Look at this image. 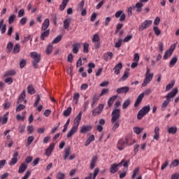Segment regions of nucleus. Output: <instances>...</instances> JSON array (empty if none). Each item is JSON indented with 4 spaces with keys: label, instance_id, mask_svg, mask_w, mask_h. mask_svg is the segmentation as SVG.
<instances>
[{
    "label": "nucleus",
    "instance_id": "1",
    "mask_svg": "<svg viewBox=\"0 0 179 179\" xmlns=\"http://www.w3.org/2000/svg\"><path fill=\"white\" fill-rule=\"evenodd\" d=\"M82 120V112H80L78 115L74 119V126L70 129L66 135V138H71L72 135H75L78 132V128H79V124Z\"/></svg>",
    "mask_w": 179,
    "mask_h": 179
},
{
    "label": "nucleus",
    "instance_id": "2",
    "mask_svg": "<svg viewBox=\"0 0 179 179\" xmlns=\"http://www.w3.org/2000/svg\"><path fill=\"white\" fill-rule=\"evenodd\" d=\"M178 93V89L174 88L171 92L166 95L165 98L166 99L162 104V108H166L169 104H170V101H171V99L173 97H176V95Z\"/></svg>",
    "mask_w": 179,
    "mask_h": 179
},
{
    "label": "nucleus",
    "instance_id": "3",
    "mask_svg": "<svg viewBox=\"0 0 179 179\" xmlns=\"http://www.w3.org/2000/svg\"><path fill=\"white\" fill-rule=\"evenodd\" d=\"M31 57L33 58L32 60V66L35 69L38 68V63L41 59V55H38L37 52H31Z\"/></svg>",
    "mask_w": 179,
    "mask_h": 179
},
{
    "label": "nucleus",
    "instance_id": "4",
    "mask_svg": "<svg viewBox=\"0 0 179 179\" xmlns=\"http://www.w3.org/2000/svg\"><path fill=\"white\" fill-rule=\"evenodd\" d=\"M150 111V106H145L143 107L138 113L137 114V120H142L144 117V115H146Z\"/></svg>",
    "mask_w": 179,
    "mask_h": 179
},
{
    "label": "nucleus",
    "instance_id": "5",
    "mask_svg": "<svg viewBox=\"0 0 179 179\" xmlns=\"http://www.w3.org/2000/svg\"><path fill=\"white\" fill-rule=\"evenodd\" d=\"M111 122L114 124L121 117V109L114 108L111 113Z\"/></svg>",
    "mask_w": 179,
    "mask_h": 179
},
{
    "label": "nucleus",
    "instance_id": "6",
    "mask_svg": "<svg viewBox=\"0 0 179 179\" xmlns=\"http://www.w3.org/2000/svg\"><path fill=\"white\" fill-rule=\"evenodd\" d=\"M125 145H128V138H122L117 142V148L120 150H124L125 149Z\"/></svg>",
    "mask_w": 179,
    "mask_h": 179
},
{
    "label": "nucleus",
    "instance_id": "7",
    "mask_svg": "<svg viewBox=\"0 0 179 179\" xmlns=\"http://www.w3.org/2000/svg\"><path fill=\"white\" fill-rule=\"evenodd\" d=\"M152 20H145L138 27L139 31H143L145 29H148V27H150L152 26Z\"/></svg>",
    "mask_w": 179,
    "mask_h": 179
},
{
    "label": "nucleus",
    "instance_id": "8",
    "mask_svg": "<svg viewBox=\"0 0 179 179\" xmlns=\"http://www.w3.org/2000/svg\"><path fill=\"white\" fill-rule=\"evenodd\" d=\"M104 109V104H99L97 108L92 110V115L96 117V115H100L101 111Z\"/></svg>",
    "mask_w": 179,
    "mask_h": 179
},
{
    "label": "nucleus",
    "instance_id": "9",
    "mask_svg": "<svg viewBox=\"0 0 179 179\" xmlns=\"http://www.w3.org/2000/svg\"><path fill=\"white\" fill-rule=\"evenodd\" d=\"M115 17L117 18L120 17V22H124L127 17V15H125V13H124V11L120 10L115 13Z\"/></svg>",
    "mask_w": 179,
    "mask_h": 179
},
{
    "label": "nucleus",
    "instance_id": "10",
    "mask_svg": "<svg viewBox=\"0 0 179 179\" xmlns=\"http://www.w3.org/2000/svg\"><path fill=\"white\" fill-rule=\"evenodd\" d=\"M152 79H153V73L145 74V78L144 79V81L142 83L143 87H145V86L149 85Z\"/></svg>",
    "mask_w": 179,
    "mask_h": 179
},
{
    "label": "nucleus",
    "instance_id": "11",
    "mask_svg": "<svg viewBox=\"0 0 179 179\" xmlns=\"http://www.w3.org/2000/svg\"><path fill=\"white\" fill-rule=\"evenodd\" d=\"M55 146V144H54V143H50L49 147L45 151V155L48 156V157L51 156V154L54 151V147Z\"/></svg>",
    "mask_w": 179,
    "mask_h": 179
},
{
    "label": "nucleus",
    "instance_id": "12",
    "mask_svg": "<svg viewBox=\"0 0 179 179\" xmlns=\"http://www.w3.org/2000/svg\"><path fill=\"white\" fill-rule=\"evenodd\" d=\"M93 127L92 125H83L80 127V134H86V132H89V131H92Z\"/></svg>",
    "mask_w": 179,
    "mask_h": 179
},
{
    "label": "nucleus",
    "instance_id": "13",
    "mask_svg": "<svg viewBox=\"0 0 179 179\" xmlns=\"http://www.w3.org/2000/svg\"><path fill=\"white\" fill-rule=\"evenodd\" d=\"M116 92L118 94H127L129 92V87H122L120 88H117Z\"/></svg>",
    "mask_w": 179,
    "mask_h": 179
},
{
    "label": "nucleus",
    "instance_id": "14",
    "mask_svg": "<svg viewBox=\"0 0 179 179\" xmlns=\"http://www.w3.org/2000/svg\"><path fill=\"white\" fill-rule=\"evenodd\" d=\"M48 27H50V19L46 18V19H45L44 22L42 24L41 31H45V30H47V29H48Z\"/></svg>",
    "mask_w": 179,
    "mask_h": 179
},
{
    "label": "nucleus",
    "instance_id": "15",
    "mask_svg": "<svg viewBox=\"0 0 179 179\" xmlns=\"http://www.w3.org/2000/svg\"><path fill=\"white\" fill-rule=\"evenodd\" d=\"M99 171H100V170L99 169H96L94 171V173H89V176L85 177V179H96V177H97V174H99Z\"/></svg>",
    "mask_w": 179,
    "mask_h": 179
},
{
    "label": "nucleus",
    "instance_id": "16",
    "mask_svg": "<svg viewBox=\"0 0 179 179\" xmlns=\"http://www.w3.org/2000/svg\"><path fill=\"white\" fill-rule=\"evenodd\" d=\"M25 99H26V91L23 90L22 92L18 96L17 104H20V103H22L23 100H24Z\"/></svg>",
    "mask_w": 179,
    "mask_h": 179
},
{
    "label": "nucleus",
    "instance_id": "17",
    "mask_svg": "<svg viewBox=\"0 0 179 179\" xmlns=\"http://www.w3.org/2000/svg\"><path fill=\"white\" fill-rule=\"evenodd\" d=\"M120 69H122V62H119L113 68V71H115V75H120Z\"/></svg>",
    "mask_w": 179,
    "mask_h": 179
},
{
    "label": "nucleus",
    "instance_id": "18",
    "mask_svg": "<svg viewBox=\"0 0 179 179\" xmlns=\"http://www.w3.org/2000/svg\"><path fill=\"white\" fill-rule=\"evenodd\" d=\"M110 174H115L117 171H118V167L117 164H113L110 165V168L109 169Z\"/></svg>",
    "mask_w": 179,
    "mask_h": 179
},
{
    "label": "nucleus",
    "instance_id": "19",
    "mask_svg": "<svg viewBox=\"0 0 179 179\" xmlns=\"http://www.w3.org/2000/svg\"><path fill=\"white\" fill-rule=\"evenodd\" d=\"M97 163V156H94L91 160V163L90 165V169L93 170L94 167H96V164Z\"/></svg>",
    "mask_w": 179,
    "mask_h": 179
},
{
    "label": "nucleus",
    "instance_id": "20",
    "mask_svg": "<svg viewBox=\"0 0 179 179\" xmlns=\"http://www.w3.org/2000/svg\"><path fill=\"white\" fill-rule=\"evenodd\" d=\"M129 159L126 161L125 159H122L119 164H117V168L121 167V166H124L126 169H128V166L129 165Z\"/></svg>",
    "mask_w": 179,
    "mask_h": 179
},
{
    "label": "nucleus",
    "instance_id": "21",
    "mask_svg": "<svg viewBox=\"0 0 179 179\" xmlns=\"http://www.w3.org/2000/svg\"><path fill=\"white\" fill-rule=\"evenodd\" d=\"M160 128H159V127H156L155 128L154 132L155 134V135H154V139H155V141H158V139L160 138Z\"/></svg>",
    "mask_w": 179,
    "mask_h": 179
},
{
    "label": "nucleus",
    "instance_id": "22",
    "mask_svg": "<svg viewBox=\"0 0 179 179\" xmlns=\"http://www.w3.org/2000/svg\"><path fill=\"white\" fill-rule=\"evenodd\" d=\"M50 36V29H46L43 31V32L41 33V40L44 41L45 40V37H48Z\"/></svg>",
    "mask_w": 179,
    "mask_h": 179
},
{
    "label": "nucleus",
    "instance_id": "23",
    "mask_svg": "<svg viewBox=\"0 0 179 179\" xmlns=\"http://www.w3.org/2000/svg\"><path fill=\"white\" fill-rule=\"evenodd\" d=\"M79 48H80V43H74L73 45L72 52L73 54H78L79 52Z\"/></svg>",
    "mask_w": 179,
    "mask_h": 179
},
{
    "label": "nucleus",
    "instance_id": "24",
    "mask_svg": "<svg viewBox=\"0 0 179 179\" xmlns=\"http://www.w3.org/2000/svg\"><path fill=\"white\" fill-rule=\"evenodd\" d=\"M117 97H118L117 95H114L108 99V106L109 108L111 107V106H113V104H114V101H115V100H117Z\"/></svg>",
    "mask_w": 179,
    "mask_h": 179
},
{
    "label": "nucleus",
    "instance_id": "25",
    "mask_svg": "<svg viewBox=\"0 0 179 179\" xmlns=\"http://www.w3.org/2000/svg\"><path fill=\"white\" fill-rule=\"evenodd\" d=\"M134 9H135V8H136V12H138V13L142 12V8H143V3H141V2H138L135 6L133 7Z\"/></svg>",
    "mask_w": 179,
    "mask_h": 179
},
{
    "label": "nucleus",
    "instance_id": "26",
    "mask_svg": "<svg viewBox=\"0 0 179 179\" xmlns=\"http://www.w3.org/2000/svg\"><path fill=\"white\" fill-rule=\"evenodd\" d=\"M27 169V164L23 163L19 167L18 173L20 174H22V173H24V171H26Z\"/></svg>",
    "mask_w": 179,
    "mask_h": 179
},
{
    "label": "nucleus",
    "instance_id": "27",
    "mask_svg": "<svg viewBox=\"0 0 179 179\" xmlns=\"http://www.w3.org/2000/svg\"><path fill=\"white\" fill-rule=\"evenodd\" d=\"M69 155H71V147H68L64 150V160H66L69 157Z\"/></svg>",
    "mask_w": 179,
    "mask_h": 179
},
{
    "label": "nucleus",
    "instance_id": "28",
    "mask_svg": "<svg viewBox=\"0 0 179 179\" xmlns=\"http://www.w3.org/2000/svg\"><path fill=\"white\" fill-rule=\"evenodd\" d=\"M71 113H72V107L69 106L66 110H64L63 115L64 117H69V115H71Z\"/></svg>",
    "mask_w": 179,
    "mask_h": 179
},
{
    "label": "nucleus",
    "instance_id": "29",
    "mask_svg": "<svg viewBox=\"0 0 179 179\" xmlns=\"http://www.w3.org/2000/svg\"><path fill=\"white\" fill-rule=\"evenodd\" d=\"M68 2H69V0H62V2L59 6V10L62 11L64 10L65 8H66V5H68Z\"/></svg>",
    "mask_w": 179,
    "mask_h": 179
},
{
    "label": "nucleus",
    "instance_id": "30",
    "mask_svg": "<svg viewBox=\"0 0 179 179\" xmlns=\"http://www.w3.org/2000/svg\"><path fill=\"white\" fill-rule=\"evenodd\" d=\"M129 76V69H126L124 75L121 78V80H127Z\"/></svg>",
    "mask_w": 179,
    "mask_h": 179
},
{
    "label": "nucleus",
    "instance_id": "31",
    "mask_svg": "<svg viewBox=\"0 0 179 179\" xmlns=\"http://www.w3.org/2000/svg\"><path fill=\"white\" fill-rule=\"evenodd\" d=\"M70 23H71V18H67V19L64 20L63 22L64 29H69Z\"/></svg>",
    "mask_w": 179,
    "mask_h": 179
},
{
    "label": "nucleus",
    "instance_id": "32",
    "mask_svg": "<svg viewBox=\"0 0 179 179\" xmlns=\"http://www.w3.org/2000/svg\"><path fill=\"white\" fill-rule=\"evenodd\" d=\"M52 50H54V46H52L51 44H49L46 48L45 54L47 55H50V54L52 52Z\"/></svg>",
    "mask_w": 179,
    "mask_h": 179
},
{
    "label": "nucleus",
    "instance_id": "33",
    "mask_svg": "<svg viewBox=\"0 0 179 179\" xmlns=\"http://www.w3.org/2000/svg\"><path fill=\"white\" fill-rule=\"evenodd\" d=\"M171 55H173L172 50H166L164 55L163 59H168Z\"/></svg>",
    "mask_w": 179,
    "mask_h": 179
},
{
    "label": "nucleus",
    "instance_id": "34",
    "mask_svg": "<svg viewBox=\"0 0 179 179\" xmlns=\"http://www.w3.org/2000/svg\"><path fill=\"white\" fill-rule=\"evenodd\" d=\"M133 129L134 134H136V135H139L140 134H142V132H143V128H141L139 127H134Z\"/></svg>",
    "mask_w": 179,
    "mask_h": 179
},
{
    "label": "nucleus",
    "instance_id": "35",
    "mask_svg": "<svg viewBox=\"0 0 179 179\" xmlns=\"http://www.w3.org/2000/svg\"><path fill=\"white\" fill-rule=\"evenodd\" d=\"M94 68H96V64H94V63H89L87 70L88 73H92V72H93Z\"/></svg>",
    "mask_w": 179,
    "mask_h": 179
},
{
    "label": "nucleus",
    "instance_id": "36",
    "mask_svg": "<svg viewBox=\"0 0 179 179\" xmlns=\"http://www.w3.org/2000/svg\"><path fill=\"white\" fill-rule=\"evenodd\" d=\"M19 51H20V45H19V43H17L14 45L13 48V54H17Z\"/></svg>",
    "mask_w": 179,
    "mask_h": 179
},
{
    "label": "nucleus",
    "instance_id": "37",
    "mask_svg": "<svg viewBox=\"0 0 179 179\" xmlns=\"http://www.w3.org/2000/svg\"><path fill=\"white\" fill-rule=\"evenodd\" d=\"M129 104H131V99H127L126 101H124V102L122 104L123 110H126V108H128Z\"/></svg>",
    "mask_w": 179,
    "mask_h": 179
},
{
    "label": "nucleus",
    "instance_id": "38",
    "mask_svg": "<svg viewBox=\"0 0 179 179\" xmlns=\"http://www.w3.org/2000/svg\"><path fill=\"white\" fill-rule=\"evenodd\" d=\"M168 132L169 134H171L172 135H174L177 134V127H171L168 129Z\"/></svg>",
    "mask_w": 179,
    "mask_h": 179
},
{
    "label": "nucleus",
    "instance_id": "39",
    "mask_svg": "<svg viewBox=\"0 0 179 179\" xmlns=\"http://www.w3.org/2000/svg\"><path fill=\"white\" fill-rule=\"evenodd\" d=\"M62 40V35L57 36L52 42V44H58Z\"/></svg>",
    "mask_w": 179,
    "mask_h": 179
},
{
    "label": "nucleus",
    "instance_id": "40",
    "mask_svg": "<svg viewBox=\"0 0 179 179\" xmlns=\"http://www.w3.org/2000/svg\"><path fill=\"white\" fill-rule=\"evenodd\" d=\"M177 57H173L171 60L169 62V66H174V65H176V64H177Z\"/></svg>",
    "mask_w": 179,
    "mask_h": 179
},
{
    "label": "nucleus",
    "instance_id": "41",
    "mask_svg": "<svg viewBox=\"0 0 179 179\" xmlns=\"http://www.w3.org/2000/svg\"><path fill=\"white\" fill-rule=\"evenodd\" d=\"M16 71L15 70H10L6 72L5 76H15Z\"/></svg>",
    "mask_w": 179,
    "mask_h": 179
},
{
    "label": "nucleus",
    "instance_id": "42",
    "mask_svg": "<svg viewBox=\"0 0 179 179\" xmlns=\"http://www.w3.org/2000/svg\"><path fill=\"white\" fill-rule=\"evenodd\" d=\"M100 99V96L97 94H94L93 96V99H92V106L93 107L94 106V104H96V101H99V99Z\"/></svg>",
    "mask_w": 179,
    "mask_h": 179
},
{
    "label": "nucleus",
    "instance_id": "43",
    "mask_svg": "<svg viewBox=\"0 0 179 179\" xmlns=\"http://www.w3.org/2000/svg\"><path fill=\"white\" fill-rule=\"evenodd\" d=\"M83 52L84 54H87V52H89V43H83Z\"/></svg>",
    "mask_w": 179,
    "mask_h": 179
},
{
    "label": "nucleus",
    "instance_id": "44",
    "mask_svg": "<svg viewBox=\"0 0 179 179\" xmlns=\"http://www.w3.org/2000/svg\"><path fill=\"white\" fill-rule=\"evenodd\" d=\"M7 52H10L12 50H13V43L12 42H9L6 47Z\"/></svg>",
    "mask_w": 179,
    "mask_h": 179
},
{
    "label": "nucleus",
    "instance_id": "45",
    "mask_svg": "<svg viewBox=\"0 0 179 179\" xmlns=\"http://www.w3.org/2000/svg\"><path fill=\"white\" fill-rule=\"evenodd\" d=\"M27 92L29 94H34L36 93V90H34V88L32 86H28L27 87Z\"/></svg>",
    "mask_w": 179,
    "mask_h": 179
},
{
    "label": "nucleus",
    "instance_id": "46",
    "mask_svg": "<svg viewBox=\"0 0 179 179\" xmlns=\"http://www.w3.org/2000/svg\"><path fill=\"white\" fill-rule=\"evenodd\" d=\"M174 81H172L171 83L168 84L166 87V92H169V90H171V89H173V87H174Z\"/></svg>",
    "mask_w": 179,
    "mask_h": 179
},
{
    "label": "nucleus",
    "instance_id": "47",
    "mask_svg": "<svg viewBox=\"0 0 179 179\" xmlns=\"http://www.w3.org/2000/svg\"><path fill=\"white\" fill-rule=\"evenodd\" d=\"M80 97V94L79 93H75L73 97V101H76V104H78V101L79 98Z\"/></svg>",
    "mask_w": 179,
    "mask_h": 179
},
{
    "label": "nucleus",
    "instance_id": "48",
    "mask_svg": "<svg viewBox=\"0 0 179 179\" xmlns=\"http://www.w3.org/2000/svg\"><path fill=\"white\" fill-rule=\"evenodd\" d=\"M99 41H100V36L95 34L92 38V43H99Z\"/></svg>",
    "mask_w": 179,
    "mask_h": 179
},
{
    "label": "nucleus",
    "instance_id": "49",
    "mask_svg": "<svg viewBox=\"0 0 179 179\" xmlns=\"http://www.w3.org/2000/svg\"><path fill=\"white\" fill-rule=\"evenodd\" d=\"M179 165V160L178 159H174L170 165V168L171 169V167H177V166Z\"/></svg>",
    "mask_w": 179,
    "mask_h": 179
},
{
    "label": "nucleus",
    "instance_id": "50",
    "mask_svg": "<svg viewBox=\"0 0 179 179\" xmlns=\"http://www.w3.org/2000/svg\"><path fill=\"white\" fill-rule=\"evenodd\" d=\"M26 108V106L23 104H19L16 108V112L19 113L20 111H22V110H24Z\"/></svg>",
    "mask_w": 179,
    "mask_h": 179
},
{
    "label": "nucleus",
    "instance_id": "51",
    "mask_svg": "<svg viewBox=\"0 0 179 179\" xmlns=\"http://www.w3.org/2000/svg\"><path fill=\"white\" fill-rule=\"evenodd\" d=\"M70 122H71V119H68L66 124L64 126L62 132H66V130L68 129V127H69Z\"/></svg>",
    "mask_w": 179,
    "mask_h": 179
},
{
    "label": "nucleus",
    "instance_id": "52",
    "mask_svg": "<svg viewBox=\"0 0 179 179\" xmlns=\"http://www.w3.org/2000/svg\"><path fill=\"white\" fill-rule=\"evenodd\" d=\"M124 27L123 24H117L116 26V29L115 31V34H117V33H118L120 31V29H122V27Z\"/></svg>",
    "mask_w": 179,
    "mask_h": 179
},
{
    "label": "nucleus",
    "instance_id": "53",
    "mask_svg": "<svg viewBox=\"0 0 179 179\" xmlns=\"http://www.w3.org/2000/svg\"><path fill=\"white\" fill-rule=\"evenodd\" d=\"M9 114V113H6L4 115L2 119V124L5 125V124H6V122H8V115Z\"/></svg>",
    "mask_w": 179,
    "mask_h": 179
},
{
    "label": "nucleus",
    "instance_id": "54",
    "mask_svg": "<svg viewBox=\"0 0 179 179\" xmlns=\"http://www.w3.org/2000/svg\"><path fill=\"white\" fill-rule=\"evenodd\" d=\"M40 100H41L40 95L37 94L36 98V101L34 103V107H37V106H38V103H40Z\"/></svg>",
    "mask_w": 179,
    "mask_h": 179
},
{
    "label": "nucleus",
    "instance_id": "55",
    "mask_svg": "<svg viewBox=\"0 0 179 179\" xmlns=\"http://www.w3.org/2000/svg\"><path fill=\"white\" fill-rule=\"evenodd\" d=\"M33 141H34V136H29L27 138V146H30Z\"/></svg>",
    "mask_w": 179,
    "mask_h": 179
},
{
    "label": "nucleus",
    "instance_id": "56",
    "mask_svg": "<svg viewBox=\"0 0 179 179\" xmlns=\"http://www.w3.org/2000/svg\"><path fill=\"white\" fill-rule=\"evenodd\" d=\"M24 66H26V59H22L20 62V68L22 69V68H24Z\"/></svg>",
    "mask_w": 179,
    "mask_h": 179
},
{
    "label": "nucleus",
    "instance_id": "57",
    "mask_svg": "<svg viewBox=\"0 0 179 179\" xmlns=\"http://www.w3.org/2000/svg\"><path fill=\"white\" fill-rule=\"evenodd\" d=\"M153 30H154L155 34H156V36H160L162 32L160 31V29H159V28L157 27H154Z\"/></svg>",
    "mask_w": 179,
    "mask_h": 179
},
{
    "label": "nucleus",
    "instance_id": "58",
    "mask_svg": "<svg viewBox=\"0 0 179 179\" xmlns=\"http://www.w3.org/2000/svg\"><path fill=\"white\" fill-rule=\"evenodd\" d=\"M136 174H139V167H136L133 172V175L131 176V178H135L136 176Z\"/></svg>",
    "mask_w": 179,
    "mask_h": 179
},
{
    "label": "nucleus",
    "instance_id": "59",
    "mask_svg": "<svg viewBox=\"0 0 179 179\" xmlns=\"http://www.w3.org/2000/svg\"><path fill=\"white\" fill-rule=\"evenodd\" d=\"M107 93H108V89L107 88L103 89L101 93L99 94V97H101L102 96L107 94Z\"/></svg>",
    "mask_w": 179,
    "mask_h": 179
},
{
    "label": "nucleus",
    "instance_id": "60",
    "mask_svg": "<svg viewBox=\"0 0 179 179\" xmlns=\"http://www.w3.org/2000/svg\"><path fill=\"white\" fill-rule=\"evenodd\" d=\"M15 15H11L8 17V23H9V24H12V23H13V22H15Z\"/></svg>",
    "mask_w": 179,
    "mask_h": 179
},
{
    "label": "nucleus",
    "instance_id": "61",
    "mask_svg": "<svg viewBox=\"0 0 179 179\" xmlns=\"http://www.w3.org/2000/svg\"><path fill=\"white\" fill-rule=\"evenodd\" d=\"M143 97H145V94H141L136 99L137 102L141 103L142 100L143 99Z\"/></svg>",
    "mask_w": 179,
    "mask_h": 179
},
{
    "label": "nucleus",
    "instance_id": "62",
    "mask_svg": "<svg viewBox=\"0 0 179 179\" xmlns=\"http://www.w3.org/2000/svg\"><path fill=\"white\" fill-rule=\"evenodd\" d=\"M17 163V158H12L9 162L10 166H13V164H16Z\"/></svg>",
    "mask_w": 179,
    "mask_h": 179
},
{
    "label": "nucleus",
    "instance_id": "63",
    "mask_svg": "<svg viewBox=\"0 0 179 179\" xmlns=\"http://www.w3.org/2000/svg\"><path fill=\"white\" fill-rule=\"evenodd\" d=\"M65 178V173H57V179H64Z\"/></svg>",
    "mask_w": 179,
    "mask_h": 179
},
{
    "label": "nucleus",
    "instance_id": "64",
    "mask_svg": "<svg viewBox=\"0 0 179 179\" xmlns=\"http://www.w3.org/2000/svg\"><path fill=\"white\" fill-rule=\"evenodd\" d=\"M179 178V174L178 173H173L171 177V179H178Z\"/></svg>",
    "mask_w": 179,
    "mask_h": 179
}]
</instances>
